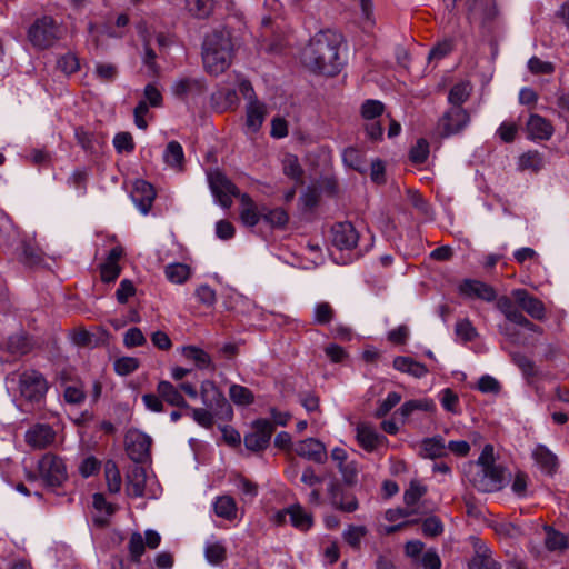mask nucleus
Wrapping results in <instances>:
<instances>
[{"mask_svg":"<svg viewBox=\"0 0 569 569\" xmlns=\"http://www.w3.org/2000/svg\"><path fill=\"white\" fill-rule=\"evenodd\" d=\"M469 479L479 491H498L503 487V469L500 466L479 468L470 475Z\"/></svg>","mask_w":569,"mask_h":569,"instance_id":"7","label":"nucleus"},{"mask_svg":"<svg viewBox=\"0 0 569 569\" xmlns=\"http://www.w3.org/2000/svg\"><path fill=\"white\" fill-rule=\"evenodd\" d=\"M139 360L133 357H122L114 361V370L120 376H127L137 370Z\"/></svg>","mask_w":569,"mask_h":569,"instance_id":"56","label":"nucleus"},{"mask_svg":"<svg viewBox=\"0 0 569 569\" xmlns=\"http://www.w3.org/2000/svg\"><path fill=\"white\" fill-rule=\"evenodd\" d=\"M395 369L411 375L415 378H422L428 373V369L425 365L413 360L410 357H396L393 359Z\"/></svg>","mask_w":569,"mask_h":569,"instance_id":"30","label":"nucleus"},{"mask_svg":"<svg viewBox=\"0 0 569 569\" xmlns=\"http://www.w3.org/2000/svg\"><path fill=\"white\" fill-rule=\"evenodd\" d=\"M440 402L445 410L451 413H458L459 398L451 389L446 388L440 392Z\"/></svg>","mask_w":569,"mask_h":569,"instance_id":"57","label":"nucleus"},{"mask_svg":"<svg viewBox=\"0 0 569 569\" xmlns=\"http://www.w3.org/2000/svg\"><path fill=\"white\" fill-rule=\"evenodd\" d=\"M545 547L548 551H563L569 547L568 537L555 528L545 525Z\"/></svg>","mask_w":569,"mask_h":569,"instance_id":"31","label":"nucleus"},{"mask_svg":"<svg viewBox=\"0 0 569 569\" xmlns=\"http://www.w3.org/2000/svg\"><path fill=\"white\" fill-rule=\"evenodd\" d=\"M106 480L108 490L111 493H117L121 489V476L117 465L113 461H108L104 467Z\"/></svg>","mask_w":569,"mask_h":569,"instance_id":"46","label":"nucleus"},{"mask_svg":"<svg viewBox=\"0 0 569 569\" xmlns=\"http://www.w3.org/2000/svg\"><path fill=\"white\" fill-rule=\"evenodd\" d=\"M144 547H146V543H144V540H143L141 533H139V532L132 533L130 537V540H129V551L134 561L140 560V557L144 552Z\"/></svg>","mask_w":569,"mask_h":569,"instance_id":"61","label":"nucleus"},{"mask_svg":"<svg viewBox=\"0 0 569 569\" xmlns=\"http://www.w3.org/2000/svg\"><path fill=\"white\" fill-rule=\"evenodd\" d=\"M328 495L331 505L341 511L353 512L359 507L357 498L352 493H346L342 487L336 481L330 482Z\"/></svg>","mask_w":569,"mask_h":569,"instance_id":"17","label":"nucleus"},{"mask_svg":"<svg viewBox=\"0 0 569 569\" xmlns=\"http://www.w3.org/2000/svg\"><path fill=\"white\" fill-rule=\"evenodd\" d=\"M56 431L47 423H37L26 432V442L33 449H46L56 441Z\"/></svg>","mask_w":569,"mask_h":569,"instance_id":"14","label":"nucleus"},{"mask_svg":"<svg viewBox=\"0 0 569 569\" xmlns=\"http://www.w3.org/2000/svg\"><path fill=\"white\" fill-rule=\"evenodd\" d=\"M518 166L520 170L537 172L545 166L543 157L538 151H528L520 156Z\"/></svg>","mask_w":569,"mask_h":569,"instance_id":"41","label":"nucleus"},{"mask_svg":"<svg viewBox=\"0 0 569 569\" xmlns=\"http://www.w3.org/2000/svg\"><path fill=\"white\" fill-rule=\"evenodd\" d=\"M426 492V486L418 481H411L409 488L403 493V500L407 506H415Z\"/></svg>","mask_w":569,"mask_h":569,"instance_id":"54","label":"nucleus"},{"mask_svg":"<svg viewBox=\"0 0 569 569\" xmlns=\"http://www.w3.org/2000/svg\"><path fill=\"white\" fill-rule=\"evenodd\" d=\"M501 563L492 557V552L486 546H480L469 562V569H501Z\"/></svg>","mask_w":569,"mask_h":569,"instance_id":"28","label":"nucleus"},{"mask_svg":"<svg viewBox=\"0 0 569 569\" xmlns=\"http://www.w3.org/2000/svg\"><path fill=\"white\" fill-rule=\"evenodd\" d=\"M447 455V446L443 438H426L420 443V456L426 459L442 458Z\"/></svg>","mask_w":569,"mask_h":569,"instance_id":"27","label":"nucleus"},{"mask_svg":"<svg viewBox=\"0 0 569 569\" xmlns=\"http://www.w3.org/2000/svg\"><path fill=\"white\" fill-rule=\"evenodd\" d=\"M158 395L169 403L170 406L180 407V408H189V405L184 400L182 393L179 388L173 386L171 382L162 380L157 386Z\"/></svg>","mask_w":569,"mask_h":569,"instance_id":"25","label":"nucleus"},{"mask_svg":"<svg viewBox=\"0 0 569 569\" xmlns=\"http://www.w3.org/2000/svg\"><path fill=\"white\" fill-rule=\"evenodd\" d=\"M164 274L170 282L182 284L189 279L191 270L184 263H170L164 268Z\"/></svg>","mask_w":569,"mask_h":569,"instance_id":"39","label":"nucleus"},{"mask_svg":"<svg viewBox=\"0 0 569 569\" xmlns=\"http://www.w3.org/2000/svg\"><path fill=\"white\" fill-rule=\"evenodd\" d=\"M471 93V86L469 82H460L455 84L448 96V101L451 107H461L466 102Z\"/></svg>","mask_w":569,"mask_h":569,"instance_id":"44","label":"nucleus"},{"mask_svg":"<svg viewBox=\"0 0 569 569\" xmlns=\"http://www.w3.org/2000/svg\"><path fill=\"white\" fill-rule=\"evenodd\" d=\"M335 311L328 302H319L313 308V322L317 325H327L333 318Z\"/></svg>","mask_w":569,"mask_h":569,"instance_id":"53","label":"nucleus"},{"mask_svg":"<svg viewBox=\"0 0 569 569\" xmlns=\"http://www.w3.org/2000/svg\"><path fill=\"white\" fill-rule=\"evenodd\" d=\"M456 335L463 341H471L477 336V330L468 319H461L456 323Z\"/></svg>","mask_w":569,"mask_h":569,"instance_id":"59","label":"nucleus"},{"mask_svg":"<svg viewBox=\"0 0 569 569\" xmlns=\"http://www.w3.org/2000/svg\"><path fill=\"white\" fill-rule=\"evenodd\" d=\"M273 425L267 419H258L252 423V430L244 436V446L251 451L266 449L273 433Z\"/></svg>","mask_w":569,"mask_h":569,"instance_id":"9","label":"nucleus"},{"mask_svg":"<svg viewBox=\"0 0 569 569\" xmlns=\"http://www.w3.org/2000/svg\"><path fill=\"white\" fill-rule=\"evenodd\" d=\"M113 146L118 152H131L134 149L132 136L129 132H119L113 138Z\"/></svg>","mask_w":569,"mask_h":569,"instance_id":"60","label":"nucleus"},{"mask_svg":"<svg viewBox=\"0 0 569 569\" xmlns=\"http://www.w3.org/2000/svg\"><path fill=\"white\" fill-rule=\"evenodd\" d=\"M262 219L272 228H282L287 224L289 217L288 213L281 209L276 208L272 210H262Z\"/></svg>","mask_w":569,"mask_h":569,"instance_id":"48","label":"nucleus"},{"mask_svg":"<svg viewBox=\"0 0 569 569\" xmlns=\"http://www.w3.org/2000/svg\"><path fill=\"white\" fill-rule=\"evenodd\" d=\"M214 8L213 0H186L187 11L194 18H208Z\"/></svg>","mask_w":569,"mask_h":569,"instance_id":"38","label":"nucleus"},{"mask_svg":"<svg viewBox=\"0 0 569 569\" xmlns=\"http://www.w3.org/2000/svg\"><path fill=\"white\" fill-rule=\"evenodd\" d=\"M359 233L351 222H339L331 228V243L339 250H351L356 248Z\"/></svg>","mask_w":569,"mask_h":569,"instance_id":"11","label":"nucleus"},{"mask_svg":"<svg viewBox=\"0 0 569 569\" xmlns=\"http://www.w3.org/2000/svg\"><path fill=\"white\" fill-rule=\"evenodd\" d=\"M201 90V81L191 78L179 79L172 86V93L177 97H183L192 92H200Z\"/></svg>","mask_w":569,"mask_h":569,"instance_id":"43","label":"nucleus"},{"mask_svg":"<svg viewBox=\"0 0 569 569\" xmlns=\"http://www.w3.org/2000/svg\"><path fill=\"white\" fill-rule=\"evenodd\" d=\"M342 159L348 167L359 172H363L366 170V161L362 153L357 148L349 147L345 149Z\"/></svg>","mask_w":569,"mask_h":569,"instance_id":"47","label":"nucleus"},{"mask_svg":"<svg viewBox=\"0 0 569 569\" xmlns=\"http://www.w3.org/2000/svg\"><path fill=\"white\" fill-rule=\"evenodd\" d=\"M143 94H144L143 101L147 102L148 108L149 107L158 108L162 104V94L154 84H152V83L147 84L144 88Z\"/></svg>","mask_w":569,"mask_h":569,"instance_id":"64","label":"nucleus"},{"mask_svg":"<svg viewBox=\"0 0 569 569\" xmlns=\"http://www.w3.org/2000/svg\"><path fill=\"white\" fill-rule=\"evenodd\" d=\"M6 348L14 357L23 356L33 348L32 340L24 333H16L9 337Z\"/></svg>","mask_w":569,"mask_h":569,"instance_id":"32","label":"nucleus"},{"mask_svg":"<svg viewBox=\"0 0 569 569\" xmlns=\"http://www.w3.org/2000/svg\"><path fill=\"white\" fill-rule=\"evenodd\" d=\"M7 382L17 383L21 397L29 401H39L48 390V385L43 376L32 369L21 373H10L7 377Z\"/></svg>","mask_w":569,"mask_h":569,"instance_id":"3","label":"nucleus"},{"mask_svg":"<svg viewBox=\"0 0 569 569\" xmlns=\"http://www.w3.org/2000/svg\"><path fill=\"white\" fill-rule=\"evenodd\" d=\"M184 159L182 146L177 141H170L163 152L164 162L172 168H181Z\"/></svg>","mask_w":569,"mask_h":569,"instance_id":"40","label":"nucleus"},{"mask_svg":"<svg viewBox=\"0 0 569 569\" xmlns=\"http://www.w3.org/2000/svg\"><path fill=\"white\" fill-rule=\"evenodd\" d=\"M131 197L138 209L143 214H147L156 198V192L150 183L143 180H138L134 183Z\"/></svg>","mask_w":569,"mask_h":569,"instance_id":"19","label":"nucleus"},{"mask_svg":"<svg viewBox=\"0 0 569 569\" xmlns=\"http://www.w3.org/2000/svg\"><path fill=\"white\" fill-rule=\"evenodd\" d=\"M368 530L365 526H348L343 532V540L353 549H359L362 538L367 535Z\"/></svg>","mask_w":569,"mask_h":569,"instance_id":"45","label":"nucleus"},{"mask_svg":"<svg viewBox=\"0 0 569 569\" xmlns=\"http://www.w3.org/2000/svg\"><path fill=\"white\" fill-rule=\"evenodd\" d=\"M383 112V104L378 100H367L361 106V114L367 120H373Z\"/></svg>","mask_w":569,"mask_h":569,"instance_id":"58","label":"nucleus"},{"mask_svg":"<svg viewBox=\"0 0 569 569\" xmlns=\"http://www.w3.org/2000/svg\"><path fill=\"white\" fill-rule=\"evenodd\" d=\"M146 481L147 473L144 468L141 466H134L128 475V495L133 497H142L144 495Z\"/></svg>","mask_w":569,"mask_h":569,"instance_id":"29","label":"nucleus"},{"mask_svg":"<svg viewBox=\"0 0 569 569\" xmlns=\"http://www.w3.org/2000/svg\"><path fill=\"white\" fill-rule=\"evenodd\" d=\"M400 401H401L400 393H398L396 391L389 392L388 396L386 397V399L379 403V406L375 412V416L377 418H382V417L387 416L389 413V411L392 408H395Z\"/></svg>","mask_w":569,"mask_h":569,"instance_id":"55","label":"nucleus"},{"mask_svg":"<svg viewBox=\"0 0 569 569\" xmlns=\"http://www.w3.org/2000/svg\"><path fill=\"white\" fill-rule=\"evenodd\" d=\"M532 458L539 469L549 476H552L558 469V458L546 446L538 445L532 451Z\"/></svg>","mask_w":569,"mask_h":569,"instance_id":"23","label":"nucleus"},{"mask_svg":"<svg viewBox=\"0 0 569 569\" xmlns=\"http://www.w3.org/2000/svg\"><path fill=\"white\" fill-rule=\"evenodd\" d=\"M283 173L293 179L300 181L302 177V169L299 164V160L296 156L287 154L282 160Z\"/></svg>","mask_w":569,"mask_h":569,"instance_id":"52","label":"nucleus"},{"mask_svg":"<svg viewBox=\"0 0 569 569\" xmlns=\"http://www.w3.org/2000/svg\"><path fill=\"white\" fill-rule=\"evenodd\" d=\"M240 198V220L246 227H254L262 219V210L259 211L253 200L247 194L242 193Z\"/></svg>","mask_w":569,"mask_h":569,"instance_id":"24","label":"nucleus"},{"mask_svg":"<svg viewBox=\"0 0 569 569\" xmlns=\"http://www.w3.org/2000/svg\"><path fill=\"white\" fill-rule=\"evenodd\" d=\"M200 395L202 403L209 409H221V412L231 415L232 410L223 393L211 380L201 383Z\"/></svg>","mask_w":569,"mask_h":569,"instance_id":"13","label":"nucleus"},{"mask_svg":"<svg viewBox=\"0 0 569 569\" xmlns=\"http://www.w3.org/2000/svg\"><path fill=\"white\" fill-rule=\"evenodd\" d=\"M293 450L299 457L316 463H325L328 459L325 443L316 438H307L298 441Z\"/></svg>","mask_w":569,"mask_h":569,"instance_id":"12","label":"nucleus"},{"mask_svg":"<svg viewBox=\"0 0 569 569\" xmlns=\"http://www.w3.org/2000/svg\"><path fill=\"white\" fill-rule=\"evenodd\" d=\"M211 101L222 112L238 104V96L234 89L220 88L212 93Z\"/></svg>","mask_w":569,"mask_h":569,"instance_id":"33","label":"nucleus"},{"mask_svg":"<svg viewBox=\"0 0 569 569\" xmlns=\"http://www.w3.org/2000/svg\"><path fill=\"white\" fill-rule=\"evenodd\" d=\"M60 28L51 17L38 19L29 29L28 36L31 43L46 49L60 38Z\"/></svg>","mask_w":569,"mask_h":569,"instance_id":"4","label":"nucleus"},{"mask_svg":"<svg viewBox=\"0 0 569 569\" xmlns=\"http://www.w3.org/2000/svg\"><path fill=\"white\" fill-rule=\"evenodd\" d=\"M182 356L194 362L197 368L207 369L212 365L211 357L203 350L196 346H184L181 348Z\"/></svg>","mask_w":569,"mask_h":569,"instance_id":"36","label":"nucleus"},{"mask_svg":"<svg viewBox=\"0 0 569 569\" xmlns=\"http://www.w3.org/2000/svg\"><path fill=\"white\" fill-rule=\"evenodd\" d=\"M527 131L532 140H549L553 134V127L543 117L531 114L527 122Z\"/></svg>","mask_w":569,"mask_h":569,"instance_id":"22","label":"nucleus"},{"mask_svg":"<svg viewBox=\"0 0 569 569\" xmlns=\"http://www.w3.org/2000/svg\"><path fill=\"white\" fill-rule=\"evenodd\" d=\"M208 181L212 194L222 208H230L232 197L240 196L237 187L219 170L208 172Z\"/></svg>","mask_w":569,"mask_h":569,"instance_id":"8","label":"nucleus"},{"mask_svg":"<svg viewBox=\"0 0 569 569\" xmlns=\"http://www.w3.org/2000/svg\"><path fill=\"white\" fill-rule=\"evenodd\" d=\"M38 473L43 482L51 487L62 485L68 478L63 460L53 453H46L38 461Z\"/></svg>","mask_w":569,"mask_h":569,"instance_id":"5","label":"nucleus"},{"mask_svg":"<svg viewBox=\"0 0 569 569\" xmlns=\"http://www.w3.org/2000/svg\"><path fill=\"white\" fill-rule=\"evenodd\" d=\"M232 42L228 30H217L208 34L202 46V60L206 70L212 74L222 73L231 62Z\"/></svg>","mask_w":569,"mask_h":569,"instance_id":"2","label":"nucleus"},{"mask_svg":"<svg viewBox=\"0 0 569 569\" xmlns=\"http://www.w3.org/2000/svg\"><path fill=\"white\" fill-rule=\"evenodd\" d=\"M204 555L210 563L218 565L226 558V548L220 541H207Z\"/></svg>","mask_w":569,"mask_h":569,"instance_id":"50","label":"nucleus"},{"mask_svg":"<svg viewBox=\"0 0 569 569\" xmlns=\"http://www.w3.org/2000/svg\"><path fill=\"white\" fill-rule=\"evenodd\" d=\"M339 43L338 33L330 30L318 32L302 51L303 64L313 72L326 76L337 74L342 64Z\"/></svg>","mask_w":569,"mask_h":569,"instance_id":"1","label":"nucleus"},{"mask_svg":"<svg viewBox=\"0 0 569 569\" xmlns=\"http://www.w3.org/2000/svg\"><path fill=\"white\" fill-rule=\"evenodd\" d=\"M470 123V114L462 107H450L438 120L441 137L448 138L463 131Z\"/></svg>","mask_w":569,"mask_h":569,"instance_id":"6","label":"nucleus"},{"mask_svg":"<svg viewBox=\"0 0 569 569\" xmlns=\"http://www.w3.org/2000/svg\"><path fill=\"white\" fill-rule=\"evenodd\" d=\"M128 439L130 440L128 446L130 458L134 461L142 460L149 452L151 439L143 433H131Z\"/></svg>","mask_w":569,"mask_h":569,"instance_id":"26","label":"nucleus"},{"mask_svg":"<svg viewBox=\"0 0 569 569\" xmlns=\"http://www.w3.org/2000/svg\"><path fill=\"white\" fill-rule=\"evenodd\" d=\"M286 515L289 516L291 525L302 531L310 529L313 523L311 515L299 505L288 508Z\"/></svg>","mask_w":569,"mask_h":569,"instance_id":"34","label":"nucleus"},{"mask_svg":"<svg viewBox=\"0 0 569 569\" xmlns=\"http://www.w3.org/2000/svg\"><path fill=\"white\" fill-rule=\"evenodd\" d=\"M191 411L193 420L204 428H210L213 425V416L210 412L211 409L201 408H188Z\"/></svg>","mask_w":569,"mask_h":569,"instance_id":"63","label":"nucleus"},{"mask_svg":"<svg viewBox=\"0 0 569 569\" xmlns=\"http://www.w3.org/2000/svg\"><path fill=\"white\" fill-rule=\"evenodd\" d=\"M356 438L359 446L366 451L376 450L386 438L379 435L371 426L360 423L356 428Z\"/></svg>","mask_w":569,"mask_h":569,"instance_id":"21","label":"nucleus"},{"mask_svg":"<svg viewBox=\"0 0 569 569\" xmlns=\"http://www.w3.org/2000/svg\"><path fill=\"white\" fill-rule=\"evenodd\" d=\"M330 457L336 463L343 483L347 486H355L358 482V475L360 471L358 462L355 460H349L347 451L340 447L333 448L331 450Z\"/></svg>","mask_w":569,"mask_h":569,"instance_id":"10","label":"nucleus"},{"mask_svg":"<svg viewBox=\"0 0 569 569\" xmlns=\"http://www.w3.org/2000/svg\"><path fill=\"white\" fill-rule=\"evenodd\" d=\"M512 297L530 317L537 320H542L546 317V308L541 300L529 295L526 289H515Z\"/></svg>","mask_w":569,"mask_h":569,"instance_id":"15","label":"nucleus"},{"mask_svg":"<svg viewBox=\"0 0 569 569\" xmlns=\"http://www.w3.org/2000/svg\"><path fill=\"white\" fill-rule=\"evenodd\" d=\"M429 156V144L427 140L420 139L417 141L416 146L412 147L410 151V159L415 163H422L427 160Z\"/></svg>","mask_w":569,"mask_h":569,"instance_id":"62","label":"nucleus"},{"mask_svg":"<svg viewBox=\"0 0 569 569\" xmlns=\"http://www.w3.org/2000/svg\"><path fill=\"white\" fill-rule=\"evenodd\" d=\"M436 409V405L431 399H415L406 401L398 410V413L403 418L407 419L409 416H411L415 411L421 410V411H433Z\"/></svg>","mask_w":569,"mask_h":569,"instance_id":"37","label":"nucleus"},{"mask_svg":"<svg viewBox=\"0 0 569 569\" xmlns=\"http://www.w3.org/2000/svg\"><path fill=\"white\" fill-rule=\"evenodd\" d=\"M42 250L39 249L37 246H33L28 242L22 243L21 260L23 263L30 267L38 266L42 261Z\"/></svg>","mask_w":569,"mask_h":569,"instance_id":"51","label":"nucleus"},{"mask_svg":"<svg viewBox=\"0 0 569 569\" xmlns=\"http://www.w3.org/2000/svg\"><path fill=\"white\" fill-rule=\"evenodd\" d=\"M468 17L472 21L486 22L497 14L495 0H468Z\"/></svg>","mask_w":569,"mask_h":569,"instance_id":"18","label":"nucleus"},{"mask_svg":"<svg viewBox=\"0 0 569 569\" xmlns=\"http://www.w3.org/2000/svg\"><path fill=\"white\" fill-rule=\"evenodd\" d=\"M459 291L468 298H477L487 302H491L497 298L493 287L479 280H463L459 286Z\"/></svg>","mask_w":569,"mask_h":569,"instance_id":"16","label":"nucleus"},{"mask_svg":"<svg viewBox=\"0 0 569 569\" xmlns=\"http://www.w3.org/2000/svg\"><path fill=\"white\" fill-rule=\"evenodd\" d=\"M229 397L237 406H249L254 401L252 391L247 387L237 383H232L230 386Z\"/></svg>","mask_w":569,"mask_h":569,"instance_id":"42","label":"nucleus"},{"mask_svg":"<svg viewBox=\"0 0 569 569\" xmlns=\"http://www.w3.org/2000/svg\"><path fill=\"white\" fill-rule=\"evenodd\" d=\"M118 68L110 62H97L94 64L93 74L102 82H112L118 77Z\"/></svg>","mask_w":569,"mask_h":569,"instance_id":"49","label":"nucleus"},{"mask_svg":"<svg viewBox=\"0 0 569 569\" xmlns=\"http://www.w3.org/2000/svg\"><path fill=\"white\" fill-rule=\"evenodd\" d=\"M267 116V107L261 101L247 102L246 106V129L247 133H257Z\"/></svg>","mask_w":569,"mask_h":569,"instance_id":"20","label":"nucleus"},{"mask_svg":"<svg viewBox=\"0 0 569 569\" xmlns=\"http://www.w3.org/2000/svg\"><path fill=\"white\" fill-rule=\"evenodd\" d=\"M214 513L223 519L233 520L237 517V503L230 496H220L213 502Z\"/></svg>","mask_w":569,"mask_h":569,"instance_id":"35","label":"nucleus"}]
</instances>
